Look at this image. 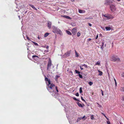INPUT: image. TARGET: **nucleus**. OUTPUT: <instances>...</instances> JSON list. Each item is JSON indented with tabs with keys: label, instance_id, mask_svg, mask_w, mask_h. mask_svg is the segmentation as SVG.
<instances>
[{
	"label": "nucleus",
	"instance_id": "f257e3e1",
	"mask_svg": "<svg viewBox=\"0 0 124 124\" xmlns=\"http://www.w3.org/2000/svg\"><path fill=\"white\" fill-rule=\"evenodd\" d=\"M52 28L53 29V32L57 34H59L61 35H62V31L57 27L55 26H53L52 27Z\"/></svg>",
	"mask_w": 124,
	"mask_h": 124
},
{
	"label": "nucleus",
	"instance_id": "f03ea898",
	"mask_svg": "<svg viewBox=\"0 0 124 124\" xmlns=\"http://www.w3.org/2000/svg\"><path fill=\"white\" fill-rule=\"evenodd\" d=\"M111 60L114 62H120V60L119 58L114 55L112 56L111 58Z\"/></svg>",
	"mask_w": 124,
	"mask_h": 124
},
{
	"label": "nucleus",
	"instance_id": "7ed1b4c3",
	"mask_svg": "<svg viewBox=\"0 0 124 124\" xmlns=\"http://www.w3.org/2000/svg\"><path fill=\"white\" fill-rule=\"evenodd\" d=\"M54 86V84L52 83L50 86H49L47 87V88L50 92L51 93L54 92L53 88Z\"/></svg>",
	"mask_w": 124,
	"mask_h": 124
},
{
	"label": "nucleus",
	"instance_id": "20e7f679",
	"mask_svg": "<svg viewBox=\"0 0 124 124\" xmlns=\"http://www.w3.org/2000/svg\"><path fill=\"white\" fill-rule=\"evenodd\" d=\"M110 9V10L112 12H114L115 11H116V6L114 4H111L110 6L109 7Z\"/></svg>",
	"mask_w": 124,
	"mask_h": 124
},
{
	"label": "nucleus",
	"instance_id": "39448f33",
	"mask_svg": "<svg viewBox=\"0 0 124 124\" xmlns=\"http://www.w3.org/2000/svg\"><path fill=\"white\" fill-rule=\"evenodd\" d=\"M52 62L51 59L49 58V59L48 61V63L47 66V70H48L49 71L50 69H51V67L52 65Z\"/></svg>",
	"mask_w": 124,
	"mask_h": 124
},
{
	"label": "nucleus",
	"instance_id": "423d86ee",
	"mask_svg": "<svg viewBox=\"0 0 124 124\" xmlns=\"http://www.w3.org/2000/svg\"><path fill=\"white\" fill-rule=\"evenodd\" d=\"M113 0H106V2L104 4L106 5H109L110 6V5L114 4L113 3Z\"/></svg>",
	"mask_w": 124,
	"mask_h": 124
},
{
	"label": "nucleus",
	"instance_id": "0eeeda50",
	"mask_svg": "<svg viewBox=\"0 0 124 124\" xmlns=\"http://www.w3.org/2000/svg\"><path fill=\"white\" fill-rule=\"evenodd\" d=\"M71 52V50L68 51L64 54V55L62 56V57L63 58H66L69 57L70 55Z\"/></svg>",
	"mask_w": 124,
	"mask_h": 124
},
{
	"label": "nucleus",
	"instance_id": "6e6552de",
	"mask_svg": "<svg viewBox=\"0 0 124 124\" xmlns=\"http://www.w3.org/2000/svg\"><path fill=\"white\" fill-rule=\"evenodd\" d=\"M72 32L73 35H75L77 32V29L76 28H75L73 29L72 30Z\"/></svg>",
	"mask_w": 124,
	"mask_h": 124
},
{
	"label": "nucleus",
	"instance_id": "1a4fd4ad",
	"mask_svg": "<svg viewBox=\"0 0 124 124\" xmlns=\"http://www.w3.org/2000/svg\"><path fill=\"white\" fill-rule=\"evenodd\" d=\"M114 18V16L111 15H107V19H113Z\"/></svg>",
	"mask_w": 124,
	"mask_h": 124
},
{
	"label": "nucleus",
	"instance_id": "9d476101",
	"mask_svg": "<svg viewBox=\"0 0 124 124\" xmlns=\"http://www.w3.org/2000/svg\"><path fill=\"white\" fill-rule=\"evenodd\" d=\"M51 23L50 22H48L47 24V26L49 29L50 28L51 26Z\"/></svg>",
	"mask_w": 124,
	"mask_h": 124
},
{
	"label": "nucleus",
	"instance_id": "9b49d317",
	"mask_svg": "<svg viewBox=\"0 0 124 124\" xmlns=\"http://www.w3.org/2000/svg\"><path fill=\"white\" fill-rule=\"evenodd\" d=\"M77 104L78 105V106L80 107H81L82 108H83V107L85 105L84 104H81L79 102H78L77 103Z\"/></svg>",
	"mask_w": 124,
	"mask_h": 124
},
{
	"label": "nucleus",
	"instance_id": "f8f14e48",
	"mask_svg": "<svg viewBox=\"0 0 124 124\" xmlns=\"http://www.w3.org/2000/svg\"><path fill=\"white\" fill-rule=\"evenodd\" d=\"M63 17L65 18L68 19H71V17H70V16L66 15H64L62 16Z\"/></svg>",
	"mask_w": 124,
	"mask_h": 124
},
{
	"label": "nucleus",
	"instance_id": "ddd939ff",
	"mask_svg": "<svg viewBox=\"0 0 124 124\" xmlns=\"http://www.w3.org/2000/svg\"><path fill=\"white\" fill-rule=\"evenodd\" d=\"M78 12L80 13H84L85 12V11L80 9H79Z\"/></svg>",
	"mask_w": 124,
	"mask_h": 124
},
{
	"label": "nucleus",
	"instance_id": "4468645a",
	"mask_svg": "<svg viewBox=\"0 0 124 124\" xmlns=\"http://www.w3.org/2000/svg\"><path fill=\"white\" fill-rule=\"evenodd\" d=\"M29 5L32 8L35 10H36L37 11V9L33 5L30 4H29Z\"/></svg>",
	"mask_w": 124,
	"mask_h": 124
},
{
	"label": "nucleus",
	"instance_id": "2eb2a0df",
	"mask_svg": "<svg viewBox=\"0 0 124 124\" xmlns=\"http://www.w3.org/2000/svg\"><path fill=\"white\" fill-rule=\"evenodd\" d=\"M32 58H33L35 60H36L37 59V58H39L36 55H34L32 56Z\"/></svg>",
	"mask_w": 124,
	"mask_h": 124
},
{
	"label": "nucleus",
	"instance_id": "dca6fc26",
	"mask_svg": "<svg viewBox=\"0 0 124 124\" xmlns=\"http://www.w3.org/2000/svg\"><path fill=\"white\" fill-rule=\"evenodd\" d=\"M60 77V76L58 75H56L55 77V80L56 81H57V79L58 78H59Z\"/></svg>",
	"mask_w": 124,
	"mask_h": 124
},
{
	"label": "nucleus",
	"instance_id": "f3484780",
	"mask_svg": "<svg viewBox=\"0 0 124 124\" xmlns=\"http://www.w3.org/2000/svg\"><path fill=\"white\" fill-rule=\"evenodd\" d=\"M66 33L68 35H71L72 34L70 32V31H68V30H66Z\"/></svg>",
	"mask_w": 124,
	"mask_h": 124
},
{
	"label": "nucleus",
	"instance_id": "a211bd4d",
	"mask_svg": "<svg viewBox=\"0 0 124 124\" xmlns=\"http://www.w3.org/2000/svg\"><path fill=\"white\" fill-rule=\"evenodd\" d=\"M105 28L107 31H109L111 30V28L110 27H106Z\"/></svg>",
	"mask_w": 124,
	"mask_h": 124
},
{
	"label": "nucleus",
	"instance_id": "6ab92c4d",
	"mask_svg": "<svg viewBox=\"0 0 124 124\" xmlns=\"http://www.w3.org/2000/svg\"><path fill=\"white\" fill-rule=\"evenodd\" d=\"M75 56L77 57H78V53L77 52L76 50H75Z\"/></svg>",
	"mask_w": 124,
	"mask_h": 124
},
{
	"label": "nucleus",
	"instance_id": "aec40b11",
	"mask_svg": "<svg viewBox=\"0 0 124 124\" xmlns=\"http://www.w3.org/2000/svg\"><path fill=\"white\" fill-rule=\"evenodd\" d=\"M49 35V33H48L47 32L45 34L44 36V37H45L48 36Z\"/></svg>",
	"mask_w": 124,
	"mask_h": 124
},
{
	"label": "nucleus",
	"instance_id": "412c9836",
	"mask_svg": "<svg viewBox=\"0 0 124 124\" xmlns=\"http://www.w3.org/2000/svg\"><path fill=\"white\" fill-rule=\"evenodd\" d=\"M98 71L99 72V75H100V76H101V75H102V74H103L102 72L101 71H99V70Z\"/></svg>",
	"mask_w": 124,
	"mask_h": 124
},
{
	"label": "nucleus",
	"instance_id": "4be33fe9",
	"mask_svg": "<svg viewBox=\"0 0 124 124\" xmlns=\"http://www.w3.org/2000/svg\"><path fill=\"white\" fill-rule=\"evenodd\" d=\"M100 62H99V61H98L95 64V65H100Z\"/></svg>",
	"mask_w": 124,
	"mask_h": 124
},
{
	"label": "nucleus",
	"instance_id": "5701e85b",
	"mask_svg": "<svg viewBox=\"0 0 124 124\" xmlns=\"http://www.w3.org/2000/svg\"><path fill=\"white\" fill-rule=\"evenodd\" d=\"M45 80L46 81H49V80H50L48 78L46 77L45 76Z\"/></svg>",
	"mask_w": 124,
	"mask_h": 124
},
{
	"label": "nucleus",
	"instance_id": "b1692460",
	"mask_svg": "<svg viewBox=\"0 0 124 124\" xmlns=\"http://www.w3.org/2000/svg\"><path fill=\"white\" fill-rule=\"evenodd\" d=\"M79 91H80V93H81L83 91L82 90V87H81L80 88Z\"/></svg>",
	"mask_w": 124,
	"mask_h": 124
},
{
	"label": "nucleus",
	"instance_id": "393cba45",
	"mask_svg": "<svg viewBox=\"0 0 124 124\" xmlns=\"http://www.w3.org/2000/svg\"><path fill=\"white\" fill-rule=\"evenodd\" d=\"M48 82V84L47 85V86H48H48H49V85H51V82H50V80H49Z\"/></svg>",
	"mask_w": 124,
	"mask_h": 124
},
{
	"label": "nucleus",
	"instance_id": "a878e982",
	"mask_svg": "<svg viewBox=\"0 0 124 124\" xmlns=\"http://www.w3.org/2000/svg\"><path fill=\"white\" fill-rule=\"evenodd\" d=\"M88 84L90 85H91L93 84V83L91 81H89Z\"/></svg>",
	"mask_w": 124,
	"mask_h": 124
},
{
	"label": "nucleus",
	"instance_id": "bb28decb",
	"mask_svg": "<svg viewBox=\"0 0 124 124\" xmlns=\"http://www.w3.org/2000/svg\"><path fill=\"white\" fill-rule=\"evenodd\" d=\"M75 72L76 73L79 74L80 73V72L79 71H78L77 70H75Z\"/></svg>",
	"mask_w": 124,
	"mask_h": 124
},
{
	"label": "nucleus",
	"instance_id": "cd10ccee",
	"mask_svg": "<svg viewBox=\"0 0 124 124\" xmlns=\"http://www.w3.org/2000/svg\"><path fill=\"white\" fill-rule=\"evenodd\" d=\"M120 90L122 91H123V92H124V87H121L120 88Z\"/></svg>",
	"mask_w": 124,
	"mask_h": 124
},
{
	"label": "nucleus",
	"instance_id": "c85d7f7f",
	"mask_svg": "<svg viewBox=\"0 0 124 124\" xmlns=\"http://www.w3.org/2000/svg\"><path fill=\"white\" fill-rule=\"evenodd\" d=\"M80 35L81 34L80 33L78 32L77 33V36L78 37H79Z\"/></svg>",
	"mask_w": 124,
	"mask_h": 124
},
{
	"label": "nucleus",
	"instance_id": "c756f323",
	"mask_svg": "<svg viewBox=\"0 0 124 124\" xmlns=\"http://www.w3.org/2000/svg\"><path fill=\"white\" fill-rule=\"evenodd\" d=\"M84 66L85 68H87V65L85 64H83L82 65V66Z\"/></svg>",
	"mask_w": 124,
	"mask_h": 124
},
{
	"label": "nucleus",
	"instance_id": "7c9ffc66",
	"mask_svg": "<svg viewBox=\"0 0 124 124\" xmlns=\"http://www.w3.org/2000/svg\"><path fill=\"white\" fill-rule=\"evenodd\" d=\"M32 42L35 45H36V46H38V44L37 43H36V42H33V41H32Z\"/></svg>",
	"mask_w": 124,
	"mask_h": 124
},
{
	"label": "nucleus",
	"instance_id": "2f4dec72",
	"mask_svg": "<svg viewBox=\"0 0 124 124\" xmlns=\"http://www.w3.org/2000/svg\"><path fill=\"white\" fill-rule=\"evenodd\" d=\"M78 76H79L80 78H83L82 76V75L80 74H78Z\"/></svg>",
	"mask_w": 124,
	"mask_h": 124
},
{
	"label": "nucleus",
	"instance_id": "473e14b6",
	"mask_svg": "<svg viewBox=\"0 0 124 124\" xmlns=\"http://www.w3.org/2000/svg\"><path fill=\"white\" fill-rule=\"evenodd\" d=\"M94 117L93 115L91 116L90 117V118L91 119L93 120L94 119Z\"/></svg>",
	"mask_w": 124,
	"mask_h": 124
},
{
	"label": "nucleus",
	"instance_id": "72a5a7b5",
	"mask_svg": "<svg viewBox=\"0 0 124 124\" xmlns=\"http://www.w3.org/2000/svg\"><path fill=\"white\" fill-rule=\"evenodd\" d=\"M81 98L83 101H84L85 102H86L85 101L83 98L81 96Z\"/></svg>",
	"mask_w": 124,
	"mask_h": 124
},
{
	"label": "nucleus",
	"instance_id": "f704fd0d",
	"mask_svg": "<svg viewBox=\"0 0 124 124\" xmlns=\"http://www.w3.org/2000/svg\"><path fill=\"white\" fill-rule=\"evenodd\" d=\"M55 89L56 90V91H57V92L58 93V87L57 86H55Z\"/></svg>",
	"mask_w": 124,
	"mask_h": 124
},
{
	"label": "nucleus",
	"instance_id": "c9c22d12",
	"mask_svg": "<svg viewBox=\"0 0 124 124\" xmlns=\"http://www.w3.org/2000/svg\"><path fill=\"white\" fill-rule=\"evenodd\" d=\"M114 81H115V84L116 86V85H117V83H116V79L115 78H114Z\"/></svg>",
	"mask_w": 124,
	"mask_h": 124
},
{
	"label": "nucleus",
	"instance_id": "e433bc0d",
	"mask_svg": "<svg viewBox=\"0 0 124 124\" xmlns=\"http://www.w3.org/2000/svg\"><path fill=\"white\" fill-rule=\"evenodd\" d=\"M75 95L77 96H79V94L78 93H76Z\"/></svg>",
	"mask_w": 124,
	"mask_h": 124
},
{
	"label": "nucleus",
	"instance_id": "4c0bfd02",
	"mask_svg": "<svg viewBox=\"0 0 124 124\" xmlns=\"http://www.w3.org/2000/svg\"><path fill=\"white\" fill-rule=\"evenodd\" d=\"M107 123L108 124H111L110 122L109 121H107Z\"/></svg>",
	"mask_w": 124,
	"mask_h": 124
},
{
	"label": "nucleus",
	"instance_id": "58836bf2",
	"mask_svg": "<svg viewBox=\"0 0 124 124\" xmlns=\"http://www.w3.org/2000/svg\"><path fill=\"white\" fill-rule=\"evenodd\" d=\"M26 38L28 40H30V38H29L28 36H26Z\"/></svg>",
	"mask_w": 124,
	"mask_h": 124
},
{
	"label": "nucleus",
	"instance_id": "ea45409f",
	"mask_svg": "<svg viewBox=\"0 0 124 124\" xmlns=\"http://www.w3.org/2000/svg\"><path fill=\"white\" fill-rule=\"evenodd\" d=\"M78 119H79V120H80L83 119L82 118V117H78Z\"/></svg>",
	"mask_w": 124,
	"mask_h": 124
},
{
	"label": "nucleus",
	"instance_id": "a19ab883",
	"mask_svg": "<svg viewBox=\"0 0 124 124\" xmlns=\"http://www.w3.org/2000/svg\"><path fill=\"white\" fill-rule=\"evenodd\" d=\"M88 25L90 27H91L92 26V25L91 24V23H88Z\"/></svg>",
	"mask_w": 124,
	"mask_h": 124
},
{
	"label": "nucleus",
	"instance_id": "79ce46f5",
	"mask_svg": "<svg viewBox=\"0 0 124 124\" xmlns=\"http://www.w3.org/2000/svg\"><path fill=\"white\" fill-rule=\"evenodd\" d=\"M122 76L124 78V72L122 74Z\"/></svg>",
	"mask_w": 124,
	"mask_h": 124
},
{
	"label": "nucleus",
	"instance_id": "37998d69",
	"mask_svg": "<svg viewBox=\"0 0 124 124\" xmlns=\"http://www.w3.org/2000/svg\"><path fill=\"white\" fill-rule=\"evenodd\" d=\"M73 98L74 100L75 101H76L77 100V99H76V98L75 97H73Z\"/></svg>",
	"mask_w": 124,
	"mask_h": 124
},
{
	"label": "nucleus",
	"instance_id": "c03bdc74",
	"mask_svg": "<svg viewBox=\"0 0 124 124\" xmlns=\"http://www.w3.org/2000/svg\"><path fill=\"white\" fill-rule=\"evenodd\" d=\"M80 69L81 70H83V68L81 67V66H80Z\"/></svg>",
	"mask_w": 124,
	"mask_h": 124
},
{
	"label": "nucleus",
	"instance_id": "a18cd8bd",
	"mask_svg": "<svg viewBox=\"0 0 124 124\" xmlns=\"http://www.w3.org/2000/svg\"><path fill=\"white\" fill-rule=\"evenodd\" d=\"M91 39H88L87 40V41H91Z\"/></svg>",
	"mask_w": 124,
	"mask_h": 124
},
{
	"label": "nucleus",
	"instance_id": "49530a36",
	"mask_svg": "<svg viewBox=\"0 0 124 124\" xmlns=\"http://www.w3.org/2000/svg\"><path fill=\"white\" fill-rule=\"evenodd\" d=\"M107 15H106V14L105 15H104L103 16H104L105 17H106L107 18Z\"/></svg>",
	"mask_w": 124,
	"mask_h": 124
},
{
	"label": "nucleus",
	"instance_id": "de8ad7c7",
	"mask_svg": "<svg viewBox=\"0 0 124 124\" xmlns=\"http://www.w3.org/2000/svg\"><path fill=\"white\" fill-rule=\"evenodd\" d=\"M98 37V35H97L95 39H97Z\"/></svg>",
	"mask_w": 124,
	"mask_h": 124
},
{
	"label": "nucleus",
	"instance_id": "09e8293b",
	"mask_svg": "<svg viewBox=\"0 0 124 124\" xmlns=\"http://www.w3.org/2000/svg\"><path fill=\"white\" fill-rule=\"evenodd\" d=\"M102 46L103 47V46H104V42H102Z\"/></svg>",
	"mask_w": 124,
	"mask_h": 124
},
{
	"label": "nucleus",
	"instance_id": "8fccbe9b",
	"mask_svg": "<svg viewBox=\"0 0 124 124\" xmlns=\"http://www.w3.org/2000/svg\"><path fill=\"white\" fill-rule=\"evenodd\" d=\"M46 47L47 49H48L49 48V46H46Z\"/></svg>",
	"mask_w": 124,
	"mask_h": 124
},
{
	"label": "nucleus",
	"instance_id": "3c124183",
	"mask_svg": "<svg viewBox=\"0 0 124 124\" xmlns=\"http://www.w3.org/2000/svg\"><path fill=\"white\" fill-rule=\"evenodd\" d=\"M101 91H102V96H103V95H104V94L103 93V92H102V90H101Z\"/></svg>",
	"mask_w": 124,
	"mask_h": 124
},
{
	"label": "nucleus",
	"instance_id": "603ef678",
	"mask_svg": "<svg viewBox=\"0 0 124 124\" xmlns=\"http://www.w3.org/2000/svg\"><path fill=\"white\" fill-rule=\"evenodd\" d=\"M48 51H49L48 50H45L44 52H48Z\"/></svg>",
	"mask_w": 124,
	"mask_h": 124
},
{
	"label": "nucleus",
	"instance_id": "864d4df0",
	"mask_svg": "<svg viewBox=\"0 0 124 124\" xmlns=\"http://www.w3.org/2000/svg\"><path fill=\"white\" fill-rule=\"evenodd\" d=\"M91 19V18H90V17L86 18H85V19Z\"/></svg>",
	"mask_w": 124,
	"mask_h": 124
},
{
	"label": "nucleus",
	"instance_id": "5fc2aeb1",
	"mask_svg": "<svg viewBox=\"0 0 124 124\" xmlns=\"http://www.w3.org/2000/svg\"><path fill=\"white\" fill-rule=\"evenodd\" d=\"M85 116H83V117H82V119H83L85 117Z\"/></svg>",
	"mask_w": 124,
	"mask_h": 124
},
{
	"label": "nucleus",
	"instance_id": "6e6d98bb",
	"mask_svg": "<svg viewBox=\"0 0 124 124\" xmlns=\"http://www.w3.org/2000/svg\"><path fill=\"white\" fill-rule=\"evenodd\" d=\"M101 114L103 115L104 116H105V115L103 113H101Z\"/></svg>",
	"mask_w": 124,
	"mask_h": 124
},
{
	"label": "nucleus",
	"instance_id": "4d7b16f0",
	"mask_svg": "<svg viewBox=\"0 0 124 124\" xmlns=\"http://www.w3.org/2000/svg\"><path fill=\"white\" fill-rule=\"evenodd\" d=\"M79 119H78V118L77 120V122H78V121H79Z\"/></svg>",
	"mask_w": 124,
	"mask_h": 124
},
{
	"label": "nucleus",
	"instance_id": "13d9d810",
	"mask_svg": "<svg viewBox=\"0 0 124 124\" xmlns=\"http://www.w3.org/2000/svg\"><path fill=\"white\" fill-rule=\"evenodd\" d=\"M76 101H80L78 99H77V100Z\"/></svg>",
	"mask_w": 124,
	"mask_h": 124
},
{
	"label": "nucleus",
	"instance_id": "bf43d9fd",
	"mask_svg": "<svg viewBox=\"0 0 124 124\" xmlns=\"http://www.w3.org/2000/svg\"><path fill=\"white\" fill-rule=\"evenodd\" d=\"M101 48H102V49H103V47H102V46H101Z\"/></svg>",
	"mask_w": 124,
	"mask_h": 124
},
{
	"label": "nucleus",
	"instance_id": "052dcab7",
	"mask_svg": "<svg viewBox=\"0 0 124 124\" xmlns=\"http://www.w3.org/2000/svg\"><path fill=\"white\" fill-rule=\"evenodd\" d=\"M106 119H107L108 120H109V119L107 117H106Z\"/></svg>",
	"mask_w": 124,
	"mask_h": 124
},
{
	"label": "nucleus",
	"instance_id": "680f3d73",
	"mask_svg": "<svg viewBox=\"0 0 124 124\" xmlns=\"http://www.w3.org/2000/svg\"><path fill=\"white\" fill-rule=\"evenodd\" d=\"M38 39H40V38L39 37H38Z\"/></svg>",
	"mask_w": 124,
	"mask_h": 124
},
{
	"label": "nucleus",
	"instance_id": "e2e57ef3",
	"mask_svg": "<svg viewBox=\"0 0 124 124\" xmlns=\"http://www.w3.org/2000/svg\"><path fill=\"white\" fill-rule=\"evenodd\" d=\"M123 100H124V96L123 97Z\"/></svg>",
	"mask_w": 124,
	"mask_h": 124
},
{
	"label": "nucleus",
	"instance_id": "0e129e2a",
	"mask_svg": "<svg viewBox=\"0 0 124 124\" xmlns=\"http://www.w3.org/2000/svg\"><path fill=\"white\" fill-rule=\"evenodd\" d=\"M117 0V1H120L121 0Z\"/></svg>",
	"mask_w": 124,
	"mask_h": 124
},
{
	"label": "nucleus",
	"instance_id": "69168bd1",
	"mask_svg": "<svg viewBox=\"0 0 124 124\" xmlns=\"http://www.w3.org/2000/svg\"><path fill=\"white\" fill-rule=\"evenodd\" d=\"M104 116L106 117H106H107L105 115V116Z\"/></svg>",
	"mask_w": 124,
	"mask_h": 124
},
{
	"label": "nucleus",
	"instance_id": "338daca9",
	"mask_svg": "<svg viewBox=\"0 0 124 124\" xmlns=\"http://www.w3.org/2000/svg\"><path fill=\"white\" fill-rule=\"evenodd\" d=\"M70 72H71V73H72V71H71Z\"/></svg>",
	"mask_w": 124,
	"mask_h": 124
},
{
	"label": "nucleus",
	"instance_id": "774afa93",
	"mask_svg": "<svg viewBox=\"0 0 124 124\" xmlns=\"http://www.w3.org/2000/svg\"><path fill=\"white\" fill-rule=\"evenodd\" d=\"M85 119H84V120H85Z\"/></svg>",
	"mask_w": 124,
	"mask_h": 124
}]
</instances>
